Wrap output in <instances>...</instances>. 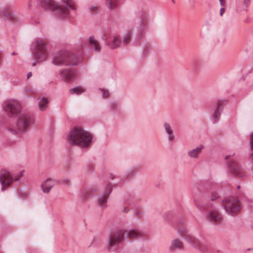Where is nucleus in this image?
<instances>
[{"instance_id":"f257e3e1","label":"nucleus","mask_w":253,"mask_h":253,"mask_svg":"<svg viewBox=\"0 0 253 253\" xmlns=\"http://www.w3.org/2000/svg\"><path fill=\"white\" fill-rule=\"evenodd\" d=\"M92 137L90 133L81 127H75L69 132L68 140L70 144L81 147H87L91 142Z\"/></svg>"},{"instance_id":"f03ea898","label":"nucleus","mask_w":253,"mask_h":253,"mask_svg":"<svg viewBox=\"0 0 253 253\" xmlns=\"http://www.w3.org/2000/svg\"><path fill=\"white\" fill-rule=\"evenodd\" d=\"M43 6L49 9L56 11L57 14L64 18L69 16V9L73 10L76 9V6L72 0H63L62 5H59L53 0H45Z\"/></svg>"},{"instance_id":"7ed1b4c3","label":"nucleus","mask_w":253,"mask_h":253,"mask_svg":"<svg viewBox=\"0 0 253 253\" xmlns=\"http://www.w3.org/2000/svg\"><path fill=\"white\" fill-rule=\"evenodd\" d=\"M222 206L226 213L231 216H236L240 211L241 204L239 200L235 197H229L224 199Z\"/></svg>"},{"instance_id":"20e7f679","label":"nucleus","mask_w":253,"mask_h":253,"mask_svg":"<svg viewBox=\"0 0 253 253\" xmlns=\"http://www.w3.org/2000/svg\"><path fill=\"white\" fill-rule=\"evenodd\" d=\"M23 172L24 170L13 175L7 170L3 169L1 170L0 172V183L1 185V191H4L11 185L14 181L19 180L23 176Z\"/></svg>"},{"instance_id":"39448f33","label":"nucleus","mask_w":253,"mask_h":253,"mask_svg":"<svg viewBox=\"0 0 253 253\" xmlns=\"http://www.w3.org/2000/svg\"><path fill=\"white\" fill-rule=\"evenodd\" d=\"M34 122V117L32 114L23 112L18 117L17 123V129L22 132H25Z\"/></svg>"},{"instance_id":"423d86ee","label":"nucleus","mask_w":253,"mask_h":253,"mask_svg":"<svg viewBox=\"0 0 253 253\" xmlns=\"http://www.w3.org/2000/svg\"><path fill=\"white\" fill-rule=\"evenodd\" d=\"M3 108L9 116L14 117L20 114L21 105L17 100L10 99L4 102Z\"/></svg>"},{"instance_id":"0eeeda50","label":"nucleus","mask_w":253,"mask_h":253,"mask_svg":"<svg viewBox=\"0 0 253 253\" xmlns=\"http://www.w3.org/2000/svg\"><path fill=\"white\" fill-rule=\"evenodd\" d=\"M34 55L35 58L39 61L46 59L47 56V50L45 43L43 41L40 40L37 42Z\"/></svg>"},{"instance_id":"6e6552de","label":"nucleus","mask_w":253,"mask_h":253,"mask_svg":"<svg viewBox=\"0 0 253 253\" xmlns=\"http://www.w3.org/2000/svg\"><path fill=\"white\" fill-rule=\"evenodd\" d=\"M125 234V230H121L117 231L110 236L109 240V245L113 247L116 244L121 243L124 239Z\"/></svg>"},{"instance_id":"1a4fd4ad","label":"nucleus","mask_w":253,"mask_h":253,"mask_svg":"<svg viewBox=\"0 0 253 253\" xmlns=\"http://www.w3.org/2000/svg\"><path fill=\"white\" fill-rule=\"evenodd\" d=\"M207 219L214 223H219L222 220V214L218 210H212L207 215Z\"/></svg>"},{"instance_id":"9d476101","label":"nucleus","mask_w":253,"mask_h":253,"mask_svg":"<svg viewBox=\"0 0 253 253\" xmlns=\"http://www.w3.org/2000/svg\"><path fill=\"white\" fill-rule=\"evenodd\" d=\"M60 75L63 80L66 82L73 81L77 76L76 71L70 69H64L61 71Z\"/></svg>"},{"instance_id":"9b49d317","label":"nucleus","mask_w":253,"mask_h":253,"mask_svg":"<svg viewBox=\"0 0 253 253\" xmlns=\"http://www.w3.org/2000/svg\"><path fill=\"white\" fill-rule=\"evenodd\" d=\"M229 169L230 172L235 176L241 177L244 175V172L238 164L235 161H230Z\"/></svg>"},{"instance_id":"f8f14e48","label":"nucleus","mask_w":253,"mask_h":253,"mask_svg":"<svg viewBox=\"0 0 253 253\" xmlns=\"http://www.w3.org/2000/svg\"><path fill=\"white\" fill-rule=\"evenodd\" d=\"M126 234V237L129 239L135 240L139 238L143 237L144 233L139 229H131L129 230H125Z\"/></svg>"},{"instance_id":"ddd939ff","label":"nucleus","mask_w":253,"mask_h":253,"mask_svg":"<svg viewBox=\"0 0 253 253\" xmlns=\"http://www.w3.org/2000/svg\"><path fill=\"white\" fill-rule=\"evenodd\" d=\"M54 180L51 178H48L41 184V188L44 193H49L52 188L55 185Z\"/></svg>"},{"instance_id":"4468645a","label":"nucleus","mask_w":253,"mask_h":253,"mask_svg":"<svg viewBox=\"0 0 253 253\" xmlns=\"http://www.w3.org/2000/svg\"><path fill=\"white\" fill-rule=\"evenodd\" d=\"M89 45L92 50L99 53L101 51V46L98 41L93 37H90L88 39Z\"/></svg>"},{"instance_id":"2eb2a0df","label":"nucleus","mask_w":253,"mask_h":253,"mask_svg":"<svg viewBox=\"0 0 253 253\" xmlns=\"http://www.w3.org/2000/svg\"><path fill=\"white\" fill-rule=\"evenodd\" d=\"M67 58V56L65 53L61 52L55 56L52 62L55 65H61L66 63V60Z\"/></svg>"},{"instance_id":"dca6fc26","label":"nucleus","mask_w":253,"mask_h":253,"mask_svg":"<svg viewBox=\"0 0 253 253\" xmlns=\"http://www.w3.org/2000/svg\"><path fill=\"white\" fill-rule=\"evenodd\" d=\"M111 186L110 185H108L106 188V190L104 192V195L102 197L99 198L98 200V203L100 206H105L107 203V199L109 197L110 193L111 192Z\"/></svg>"},{"instance_id":"f3484780","label":"nucleus","mask_w":253,"mask_h":253,"mask_svg":"<svg viewBox=\"0 0 253 253\" xmlns=\"http://www.w3.org/2000/svg\"><path fill=\"white\" fill-rule=\"evenodd\" d=\"M223 101L219 100L217 102V107L212 115V119L213 123L217 122L220 117L222 110Z\"/></svg>"},{"instance_id":"a211bd4d","label":"nucleus","mask_w":253,"mask_h":253,"mask_svg":"<svg viewBox=\"0 0 253 253\" xmlns=\"http://www.w3.org/2000/svg\"><path fill=\"white\" fill-rule=\"evenodd\" d=\"M183 236H184V239H185L188 243L191 244L193 247L195 248H199L201 246L200 242L190 234H184Z\"/></svg>"},{"instance_id":"6ab92c4d","label":"nucleus","mask_w":253,"mask_h":253,"mask_svg":"<svg viewBox=\"0 0 253 253\" xmlns=\"http://www.w3.org/2000/svg\"><path fill=\"white\" fill-rule=\"evenodd\" d=\"M204 147L203 145H200L196 148L189 150L187 153V155L190 158H198L199 155L200 154Z\"/></svg>"},{"instance_id":"aec40b11","label":"nucleus","mask_w":253,"mask_h":253,"mask_svg":"<svg viewBox=\"0 0 253 253\" xmlns=\"http://www.w3.org/2000/svg\"><path fill=\"white\" fill-rule=\"evenodd\" d=\"M163 126L165 131L169 136V141H173L174 139V135L170 125L168 122H165L164 123Z\"/></svg>"},{"instance_id":"412c9836","label":"nucleus","mask_w":253,"mask_h":253,"mask_svg":"<svg viewBox=\"0 0 253 253\" xmlns=\"http://www.w3.org/2000/svg\"><path fill=\"white\" fill-rule=\"evenodd\" d=\"M183 248L184 245L182 241L178 239H175L172 241L170 249L173 251L176 249L181 250Z\"/></svg>"},{"instance_id":"4be33fe9","label":"nucleus","mask_w":253,"mask_h":253,"mask_svg":"<svg viewBox=\"0 0 253 253\" xmlns=\"http://www.w3.org/2000/svg\"><path fill=\"white\" fill-rule=\"evenodd\" d=\"M121 42L119 36L116 35L114 37L112 41L108 43V45L111 49H115L120 46Z\"/></svg>"},{"instance_id":"5701e85b","label":"nucleus","mask_w":253,"mask_h":253,"mask_svg":"<svg viewBox=\"0 0 253 253\" xmlns=\"http://www.w3.org/2000/svg\"><path fill=\"white\" fill-rule=\"evenodd\" d=\"M48 104V99L47 98L42 97L39 98V101L38 103V107L39 109L42 111H44L47 107Z\"/></svg>"},{"instance_id":"b1692460","label":"nucleus","mask_w":253,"mask_h":253,"mask_svg":"<svg viewBox=\"0 0 253 253\" xmlns=\"http://www.w3.org/2000/svg\"><path fill=\"white\" fill-rule=\"evenodd\" d=\"M85 88L83 86H77L70 89L69 92L71 94H76L77 95H79L82 93H84L85 92Z\"/></svg>"},{"instance_id":"393cba45","label":"nucleus","mask_w":253,"mask_h":253,"mask_svg":"<svg viewBox=\"0 0 253 253\" xmlns=\"http://www.w3.org/2000/svg\"><path fill=\"white\" fill-rule=\"evenodd\" d=\"M106 3L110 8H113L117 5V0H106Z\"/></svg>"},{"instance_id":"a878e982","label":"nucleus","mask_w":253,"mask_h":253,"mask_svg":"<svg viewBox=\"0 0 253 253\" xmlns=\"http://www.w3.org/2000/svg\"><path fill=\"white\" fill-rule=\"evenodd\" d=\"M92 191L90 190H87L83 192L82 198L84 200H86L91 195Z\"/></svg>"},{"instance_id":"bb28decb","label":"nucleus","mask_w":253,"mask_h":253,"mask_svg":"<svg viewBox=\"0 0 253 253\" xmlns=\"http://www.w3.org/2000/svg\"><path fill=\"white\" fill-rule=\"evenodd\" d=\"M178 232L179 233V234L184 238V236H183L184 234H189L187 232V230L185 227H179L178 229Z\"/></svg>"},{"instance_id":"cd10ccee","label":"nucleus","mask_w":253,"mask_h":253,"mask_svg":"<svg viewBox=\"0 0 253 253\" xmlns=\"http://www.w3.org/2000/svg\"><path fill=\"white\" fill-rule=\"evenodd\" d=\"M131 39L130 34L127 33L126 35H125L123 39V43L124 44H127L129 42Z\"/></svg>"},{"instance_id":"c85d7f7f","label":"nucleus","mask_w":253,"mask_h":253,"mask_svg":"<svg viewBox=\"0 0 253 253\" xmlns=\"http://www.w3.org/2000/svg\"><path fill=\"white\" fill-rule=\"evenodd\" d=\"M141 19L142 24L144 26H145L146 25V24H147V22H148V17H147V16L145 14H144L141 15Z\"/></svg>"},{"instance_id":"c756f323","label":"nucleus","mask_w":253,"mask_h":253,"mask_svg":"<svg viewBox=\"0 0 253 253\" xmlns=\"http://www.w3.org/2000/svg\"><path fill=\"white\" fill-rule=\"evenodd\" d=\"M60 183L62 184L65 185L66 186H70L71 181L69 179H64L61 180Z\"/></svg>"},{"instance_id":"7c9ffc66","label":"nucleus","mask_w":253,"mask_h":253,"mask_svg":"<svg viewBox=\"0 0 253 253\" xmlns=\"http://www.w3.org/2000/svg\"><path fill=\"white\" fill-rule=\"evenodd\" d=\"M219 197V194L217 193L212 192L211 195V201H213L217 199Z\"/></svg>"},{"instance_id":"2f4dec72","label":"nucleus","mask_w":253,"mask_h":253,"mask_svg":"<svg viewBox=\"0 0 253 253\" xmlns=\"http://www.w3.org/2000/svg\"><path fill=\"white\" fill-rule=\"evenodd\" d=\"M99 9V7L97 6H92L90 8V11L94 13V12H96Z\"/></svg>"},{"instance_id":"473e14b6","label":"nucleus","mask_w":253,"mask_h":253,"mask_svg":"<svg viewBox=\"0 0 253 253\" xmlns=\"http://www.w3.org/2000/svg\"><path fill=\"white\" fill-rule=\"evenodd\" d=\"M109 95V93L108 91L105 90H103V97L104 98H106V97H108Z\"/></svg>"},{"instance_id":"72a5a7b5","label":"nucleus","mask_w":253,"mask_h":253,"mask_svg":"<svg viewBox=\"0 0 253 253\" xmlns=\"http://www.w3.org/2000/svg\"><path fill=\"white\" fill-rule=\"evenodd\" d=\"M251 0H243L244 5L246 7H248L250 4Z\"/></svg>"},{"instance_id":"f704fd0d","label":"nucleus","mask_w":253,"mask_h":253,"mask_svg":"<svg viewBox=\"0 0 253 253\" xmlns=\"http://www.w3.org/2000/svg\"><path fill=\"white\" fill-rule=\"evenodd\" d=\"M250 144L252 149L253 150V132H252L251 136Z\"/></svg>"},{"instance_id":"c9c22d12","label":"nucleus","mask_w":253,"mask_h":253,"mask_svg":"<svg viewBox=\"0 0 253 253\" xmlns=\"http://www.w3.org/2000/svg\"><path fill=\"white\" fill-rule=\"evenodd\" d=\"M225 12V8H221L220 10V15L222 16L223 13Z\"/></svg>"},{"instance_id":"e433bc0d","label":"nucleus","mask_w":253,"mask_h":253,"mask_svg":"<svg viewBox=\"0 0 253 253\" xmlns=\"http://www.w3.org/2000/svg\"><path fill=\"white\" fill-rule=\"evenodd\" d=\"M221 6H224L225 3V0H219Z\"/></svg>"},{"instance_id":"4c0bfd02","label":"nucleus","mask_w":253,"mask_h":253,"mask_svg":"<svg viewBox=\"0 0 253 253\" xmlns=\"http://www.w3.org/2000/svg\"><path fill=\"white\" fill-rule=\"evenodd\" d=\"M32 76V73L31 72L27 74V79L30 78Z\"/></svg>"},{"instance_id":"58836bf2","label":"nucleus","mask_w":253,"mask_h":253,"mask_svg":"<svg viewBox=\"0 0 253 253\" xmlns=\"http://www.w3.org/2000/svg\"><path fill=\"white\" fill-rule=\"evenodd\" d=\"M128 211V209L127 208H125L124 210V212H127Z\"/></svg>"},{"instance_id":"ea45409f","label":"nucleus","mask_w":253,"mask_h":253,"mask_svg":"<svg viewBox=\"0 0 253 253\" xmlns=\"http://www.w3.org/2000/svg\"><path fill=\"white\" fill-rule=\"evenodd\" d=\"M70 64H72V65H76V64H77V63H70Z\"/></svg>"},{"instance_id":"a19ab883","label":"nucleus","mask_w":253,"mask_h":253,"mask_svg":"<svg viewBox=\"0 0 253 253\" xmlns=\"http://www.w3.org/2000/svg\"><path fill=\"white\" fill-rule=\"evenodd\" d=\"M172 2H173V3H175V1L174 0H171Z\"/></svg>"},{"instance_id":"79ce46f5","label":"nucleus","mask_w":253,"mask_h":253,"mask_svg":"<svg viewBox=\"0 0 253 253\" xmlns=\"http://www.w3.org/2000/svg\"><path fill=\"white\" fill-rule=\"evenodd\" d=\"M229 157V156H226V158H225V159H228Z\"/></svg>"},{"instance_id":"37998d69","label":"nucleus","mask_w":253,"mask_h":253,"mask_svg":"<svg viewBox=\"0 0 253 253\" xmlns=\"http://www.w3.org/2000/svg\"><path fill=\"white\" fill-rule=\"evenodd\" d=\"M35 65H36V63H35V62H34V63H33V66H35Z\"/></svg>"},{"instance_id":"c03bdc74","label":"nucleus","mask_w":253,"mask_h":253,"mask_svg":"<svg viewBox=\"0 0 253 253\" xmlns=\"http://www.w3.org/2000/svg\"><path fill=\"white\" fill-rule=\"evenodd\" d=\"M15 54H15V52H13V53H12V55H15Z\"/></svg>"},{"instance_id":"a18cd8bd","label":"nucleus","mask_w":253,"mask_h":253,"mask_svg":"<svg viewBox=\"0 0 253 253\" xmlns=\"http://www.w3.org/2000/svg\"><path fill=\"white\" fill-rule=\"evenodd\" d=\"M252 156H253V154H252Z\"/></svg>"}]
</instances>
